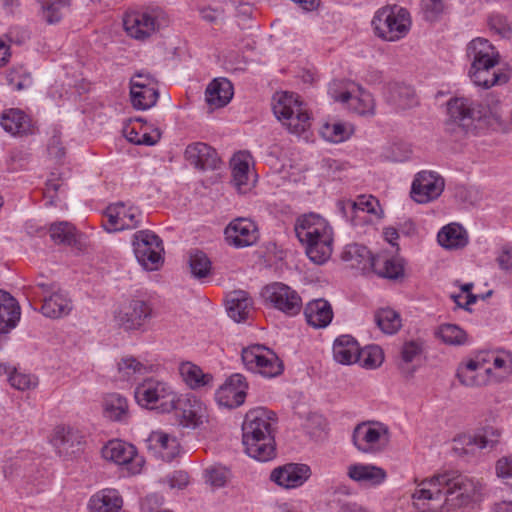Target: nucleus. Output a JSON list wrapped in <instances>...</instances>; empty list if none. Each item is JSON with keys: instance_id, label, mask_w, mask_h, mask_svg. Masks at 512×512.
I'll return each mask as SVG.
<instances>
[{"instance_id": "obj_1", "label": "nucleus", "mask_w": 512, "mask_h": 512, "mask_svg": "<svg viewBox=\"0 0 512 512\" xmlns=\"http://www.w3.org/2000/svg\"><path fill=\"white\" fill-rule=\"evenodd\" d=\"M482 486L457 471H448L421 481L412 494L414 500L428 501L423 510L450 511L479 500ZM425 506V503L422 504Z\"/></svg>"}, {"instance_id": "obj_2", "label": "nucleus", "mask_w": 512, "mask_h": 512, "mask_svg": "<svg viewBox=\"0 0 512 512\" xmlns=\"http://www.w3.org/2000/svg\"><path fill=\"white\" fill-rule=\"evenodd\" d=\"M276 421L274 412L259 407L247 412L242 425V442L245 452L252 458L266 462L276 455L272 425Z\"/></svg>"}, {"instance_id": "obj_3", "label": "nucleus", "mask_w": 512, "mask_h": 512, "mask_svg": "<svg viewBox=\"0 0 512 512\" xmlns=\"http://www.w3.org/2000/svg\"><path fill=\"white\" fill-rule=\"evenodd\" d=\"M467 57L471 61L468 75L476 86L488 89L509 81V73L496 69L500 54L487 39H473L467 46Z\"/></svg>"}, {"instance_id": "obj_4", "label": "nucleus", "mask_w": 512, "mask_h": 512, "mask_svg": "<svg viewBox=\"0 0 512 512\" xmlns=\"http://www.w3.org/2000/svg\"><path fill=\"white\" fill-rule=\"evenodd\" d=\"M448 120L445 123L446 130L454 133L459 129L461 132L473 133L476 129V122L492 114L496 120H500L497 111L490 107L467 98L455 97L447 103Z\"/></svg>"}, {"instance_id": "obj_5", "label": "nucleus", "mask_w": 512, "mask_h": 512, "mask_svg": "<svg viewBox=\"0 0 512 512\" xmlns=\"http://www.w3.org/2000/svg\"><path fill=\"white\" fill-rule=\"evenodd\" d=\"M273 112L289 132L301 135L310 127V116L298 95L291 92H277L273 96Z\"/></svg>"}, {"instance_id": "obj_6", "label": "nucleus", "mask_w": 512, "mask_h": 512, "mask_svg": "<svg viewBox=\"0 0 512 512\" xmlns=\"http://www.w3.org/2000/svg\"><path fill=\"white\" fill-rule=\"evenodd\" d=\"M372 26L379 38L395 42L408 34L411 27L410 14L405 8L386 6L376 12Z\"/></svg>"}, {"instance_id": "obj_7", "label": "nucleus", "mask_w": 512, "mask_h": 512, "mask_svg": "<svg viewBox=\"0 0 512 512\" xmlns=\"http://www.w3.org/2000/svg\"><path fill=\"white\" fill-rule=\"evenodd\" d=\"M241 358L245 367L260 375L273 378L282 374L284 365L275 352L264 345H252L242 350Z\"/></svg>"}, {"instance_id": "obj_8", "label": "nucleus", "mask_w": 512, "mask_h": 512, "mask_svg": "<svg viewBox=\"0 0 512 512\" xmlns=\"http://www.w3.org/2000/svg\"><path fill=\"white\" fill-rule=\"evenodd\" d=\"M175 395L170 386L154 379L145 380L135 389V399L141 406L162 412L172 411Z\"/></svg>"}, {"instance_id": "obj_9", "label": "nucleus", "mask_w": 512, "mask_h": 512, "mask_svg": "<svg viewBox=\"0 0 512 512\" xmlns=\"http://www.w3.org/2000/svg\"><path fill=\"white\" fill-rule=\"evenodd\" d=\"M352 441L361 452H378L390 441L389 429L380 422H362L354 428Z\"/></svg>"}, {"instance_id": "obj_10", "label": "nucleus", "mask_w": 512, "mask_h": 512, "mask_svg": "<svg viewBox=\"0 0 512 512\" xmlns=\"http://www.w3.org/2000/svg\"><path fill=\"white\" fill-rule=\"evenodd\" d=\"M133 249L139 264L146 270H157L163 262L162 240L149 230H140L134 234Z\"/></svg>"}, {"instance_id": "obj_11", "label": "nucleus", "mask_w": 512, "mask_h": 512, "mask_svg": "<svg viewBox=\"0 0 512 512\" xmlns=\"http://www.w3.org/2000/svg\"><path fill=\"white\" fill-rule=\"evenodd\" d=\"M261 295L266 304L288 316H295L302 309V298L299 293L284 283L274 282L266 285Z\"/></svg>"}, {"instance_id": "obj_12", "label": "nucleus", "mask_w": 512, "mask_h": 512, "mask_svg": "<svg viewBox=\"0 0 512 512\" xmlns=\"http://www.w3.org/2000/svg\"><path fill=\"white\" fill-rule=\"evenodd\" d=\"M445 181L434 171L418 172L411 185L410 196L419 203L426 204L437 199L444 191Z\"/></svg>"}, {"instance_id": "obj_13", "label": "nucleus", "mask_w": 512, "mask_h": 512, "mask_svg": "<svg viewBox=\"0 0 512 512\" xmlns=\"http://www.w3.org/2000/svg\"><path fill=\"white\" fill-rule=\"evenodd\" d=\"M106 460L125 466L131 474H138L144 464L143 457L139 456L135 446L122 440H111L102 449Z\"/></svg>"}, {"instance_id": "obj_14", "label": "nucleus", "mask_w": 512, "mask_h": 512, "mask_svg": "<svg viewBox=\"0 0 512 512\" xmlns=\"http://www.w3.org/2000/svg\"><path fill=\"white\" fill-rule=\"evenodd\" d=\"M153 316L149 301L135 298L125 304L115 315L118 324L125 330H138Z\"/></svg>"}, {"instance_id": "obj_15", "label": "nucleus", "mask_w": 512, "mask_h": 512, "mask_svg": "<svg viewBox=\"0 0 512 512\" xmlns=\"http://www.w3.org/2000/svg\"><path fill=\"white\" fill-rule=\"evenodd\" d=\"M108 222L104 228L108 232H116L124 229H134L140 225L142 212L133 206L126 207L123 202L109 205L105 210Z\"/></svg>"}, {"instance_id": "obj_16", "label": "nucleus", "mask_w": 512, "mask_h": 512, "mask_svg": "<svg viewBox=\"0 0 512 512\" xmlns=\"http://www.w3.org/2000/svg\"><path fill=\"white\" fill-rule=\"evenodd\" d=\"M225 240L230 246L244 248L254 245L259 238L256 224L248 218L232 220L224 230Z\"/></svg>"}, {"instance_id": "obj_17", "label": "nucleus", "mask_w": 512, "mask_h": 512, "mask_svg": "<svg viewBox=\"0 0 512 512\" xmlns=\"http://www.w3.org/2000/svg\"><path fill=\"white\" fill-rule=\"evenodd\" d=\"M247 389L245 377L236 373L219 387L215 393V399L219 406L229 409L237 408L244 403Z\"/></svg>"}, {"instance_id": "obj_18", "label": "nucleus", "mask_w": 512, "mask_h": 512, "mask_svg": "<svg viewBox=\"0 0 512 512\" xmlns=\"http://www.w3.org/2000/svg\"><path fill=\"white\" fill-rule=\"evenodd\" d=\"M173 405L172 411H175L182 426L195 428L202 422L204 408L202 402L194 395H175Z\"/></svg>"}, {"instance_id": "obj_19", "label": "nucleus", "mask_w": 512, "mask_h": 512, "mask_svg": "<svg viewBox=\"0 0 512 512\" xmlns=\"http://www.w3.org/2000/svg\"><path fill=\"white\" fill-rule=\"evenodd\" d=\"M311 471L305 464L289 463L275 468L270 479L277 485L286 488H296L303 485L310 477Z\"/></svg>"}, {"instance_id": "obj_20", "label": "nucleus", "mask_w": 512, "mask_h": 512, "mask_svg": "<svg viewBox=\"0 0 512 512\" xmlns=\"http://www.w3.org/2000/svg\"><path fill=\"white\" fill-rule=\"evenodd\" d=\"M295 233L301 243L313 241L332 233L327 221L318 214L309 213L297 218Z\"/></svg>"}, {"instance_id": "obj_21", "label": "nucleus", "mask_w": 512, "mask_h": 512, "mask_svg": "<svg viewBox=\"0 0 512 512\" xmlns=\"http://www.w3.org/2000/svg\"><path fill=\"white\" fill-rule=\"evenodd\" d=\"M123 26L131 37L145 39L159 27V24L157 18L150 13L133 11L124 16Z\"/></svg>"}, {"instance_id": "obj_22", "label": "nucleus", "mask_w": 512, "mask_h": 512, "mask_svg": "<svg viewBox=\"0 0 512 512\" xmlns=\"http://www.w3.org/2000/svg\"><path fill=\"white\" fill-rule=\"evenodd\" d=\"M184 157L190 165L200 170L215 169L220 162L216 150L203 142L189 144Z\"/></svg>"}, {"instance_id": "obj_23", "label": "nucleus", "mask_w": 512, "mask_h": 512, "mask_svg": "<svg viewBox=\"0 0 512 512\" xmlns=\"http://www.w3.org/2000/svg\"><path fill=\"white\" fill-rule=\"evenodd\" d=\"M147 448L165 461L174 459L180 451L176 437L163 431H153L146 439Z\"/></svg>"}, {"instance_id": "obj_24", "label": "nucleus", "mask_w": 512, "mask_h": 512, "mask_svg": "<svg viewBox=\"0 0 512 512\" xmlns=\"http://www.w3.org/2000/svg\"><path fill=\"white\" fill-rule=\"evenodd\" d=\"M83 437L79 431L70 427H57L52 443L61 456L71 457L80 452Z\"/></svg>"}, {"instance_id": "obj_25", "label": "nucleus", "mask_w": 512, "mask_h": 512, "mask_svg": "<svg viewBox=\"0 0 512 512\" xmlns=\"http://www.w3.org/2000/svg\"><path fill=\"white\" fill-rule=\"evenodd\" d=\"M71 299L66 293L57 290L48 296H43L41 312L44 316L52 319L65 317L72 311Z\"/></svg>"}, {"instance_id": "obj_26", "label": "nucleus", "mask_w": 512, "mask_h": 512, "mask_svg": "<svg viewBox=\"0 0 512 512\" xmlns=\"http://www.w3.org/2000/svg\"><path fill=\"white\" fill-rule=\"evenodd\" d=\"M2 128L14 136H23L32 133L30 117L19 109H9L0 119Z\"/></svg>"}, {"instance_id": "obj_27", "label": "nucleus", "mask_w": 512, "mask_h": 512, "mask_svg": "<svg viewBox=\"0 0 512 512\" xmlns=\"http://www.w3.org/2000/svg\"><path fill=\"white\" fill-rule=\"evenodd\" d=\"M20 306L8 292L0 289V333L13 329L20 319Z\"/></svg>"}, {"instance_id": "obj_28", "label": "nucleus", "mask_w": 512, "mask_h": 512, "mask_svg": "<svg viewBox=\"0 0 512 512\" xmlns=\"http://www.w3.org/2000/svg\"><path fill=\"white\" fill-rule=\"evenodd\" d=\"M232 96L233 86L226 78L212 80L205 91L206 102L213 108L224 107L230 102Z\"/></svg>"}, {"instance_id": "obj_29", "label": "nucleus", "mask_w": 512, "mask_h": 512, "mask_svg": "<svg viewBox=\"0 0 512 512\" xmlns=\"http://www.w3.org/2000/svg\"><path fill=\"white\" fill-rule=\"evenodd\" d=\"M306 321L314 328H325L333 318L330 303L324 299H316L309 302L304 310Z\"/></svg>"}, {"instance_id": "obj_30", "label": "nucleus", "mask_w": 512, "mask_h": 512, "mask_svg": "<svg viewBox=\"0 0 512 512\" xmlns=\"http://www.w3.org/2000/svg\"><path fill=\"white\" fill-rule=\"evenodd\" d=\"M336 83L334 82L329 87V94L335 101L347 103L352 101L350 106L360 115L373 114L374 113V99L368 92L361 91L358 97H353L349 91H344L340 94L334 89Z\"/></svg>"}, {"instance_id": "obj_31", "label": "nucleus", "mask_w": 512, "mask_h": 512, "mask_svg": "<svg viewBox=\"0 0 512 512\" xmlns=\"http://www.w3.org/2000/svg\"><path fill=\"white\" fill-rule=\"evenodd\" d=\"M361 356L358 342L350 335H341L334 341L333 357L344 365H350L357 362Z\"/></svg>"}, {"instance_id": "obj_32", "label": "nucleus", "mask_w": 512, "mask_h": 512, "mask_svg": "<svg viewBox=\"0 0 512 512\" xmlns=\"http://www.w3.org/2000/svg\"><path fill=\"white\" fill-rule=\"evenodd\" d=\"M347 474L352 480L370 486L381 484L387 477L384 469L370 464H352Z\"/></svg>"}, {"instance_id": "obj_33", "label": "nucleus", "mask_w": 512, "mask_h": 512, "mask_svg": "<svg viewBox=\"0 0 512 512\" xmlns=\"http://www.w3.org/2000/svg\"><path fill=\"white\" fill-rule=\"evenodd\" d=\"M253 300L243 290L233 291L227 299V312L235 322L245 321L251 312Z\"/></svg>"}, {"instance_id": "obj_34", "label": "nucleus", "mask_w": 512, "mask_h": 512, "mask_svg": "<svg viewBox=\"0 0 512 512\" xmlns=\"http://www.w3.org/2000/svg\"><path fill=\"white\" fill-rule=\"evenodd\" d=\"M122 505L123 500L119 492L106 488L91 497L89 508L91 512H118Z\"/></svg>"}, {"instance_id": "obj_35", "label": "nucleus", "mask_w": 512, "mask_h": 512, "mask_svg": "<svg viewBox=\"0 0 512 512\" xmlns=\"http://www.w3.org/2000/svg\"><path fill=\"white\" fill-rule=\"evenodd\" d=\"M378 276L390 280L404 277L403 260L395 257L377 255L371 268Z\"/></svg>"}, {"instance_id": "obj_36", "label": "nucleus", "mask_w": 512, "mask_h": 512, "mask_svg": "<svg viewBox=\"0 0 512 512\" xmlns=\"http://www.w3.org/2000/svg\"><path fill=\"white\" fill-rule=\"evenodd\" d=\"M131 103L134 108L146 110L154 106L158 100V85L136 83L130 87Z\"/></svg>"}, {"instance_id": "obj_37", "label": "nucleus", "mask_w": 512, "mask_h": 512, "mask_svg": "<svg viewBox=\"0 0 512 512\" xmlns=\"http://www.w3.org/2000/svg\"><path fill=\"white\" fill-rule=\"evenodd\" d=\"M332 241V233H330L313 241L304 242L309 259L316 264L325 263L332 254Z\"/></svg>"}, {"instance_id": "obj_38", "label": "nucleus", "mask_w": 512, "mask_h": 512, "mask_svg": "<svg viewBox=\"0 0 512 512\" xmlns=\"http://www.w3.org/2000/svg\"><path fill=\"white\" fill-rule=\"evenodd\" d=\"M387 100L400 109L411 108L417 104L414 89L409 85L400 83L389 85Z\"/></svg>"}, {"instance_id": "obj_39", "label": "nucleus", "mask_w": 512, "mask_h": 512, "mask_svg": "<svg viewBox=\"0 0 512 512\" xmlns=\"http://www.w3.org/2000/svg\"><path fill=\"white\" fill-rule=\"evenodd\" d=\"M375 258L366 246L357 243L347 245L342 253L344 261L352 262L353 266L362 265L364 271L372 268Z\"/></svg>"}, {"instance_id": "obj_40", "label": "nucleus", "mask_w": 512, "mask_h": 512, "mask_svg": "<svg viewBox=\"0 0 512 512\" xmlns=\"http://www.w3.org/2000/svg\"><path fill=\"white\" fill-rule=\"evenodd\" d=\"M438 242L445 248H460L467 244L466 231L458 224H449L438 233Z\"/></svg>"}, {"instance_id": "obj_41", "label": "nucleus", "mask_w": 512, "mask_h": 512, "mask_svg": "<svg viewBox=\"0 0 512 512\" xmlns=\"http://www.w3.org/2000/svg\"><path fill=\"white\" fill-rule=\"evenodd\" d=\"M104 415L113 421H125L128 418V403L119 394H109L104 400Z\"/></svg>"}, {"instance_id": "obj_42", "label": "nucleus", "mask_w": 512, "mask_h": 512, "mask_svg": "<svg viewBox=\"0 0 512 512\" xmlns=\"http://www.w3.org/2000/svg\"><path fill=\"white\" fill-rule=\"evenodd\" d=\"M41 18L49 25L57 24L63 17V9L70 5V0H38Z\"/></svg>"}, {"instance_id": "obj_43", "label": "nucleus", "mask_w": 512, "mask_h": 512, "mask_svg": "<svg viewBox=\"0 0 512 512\" xmlns=\"http://www.w3.org/2000/svg\"><path fill=\"white\" fill-rule=\"evenodd\" d=\"M500 431L494 427L488 426L480 430L474 436L466 438V446H477L479 449H493L500 439Z\"/></svg>"}, {"instance_id": "obj_44", "label": "nucleus", "mask_w": 512, "mask_h": 512, "mask_svg": "<svg viewBox=\"0 0 512 512\" xmlns=\"http://www.w3.org/2000/svg\"><path fill=\"white\" fill-rule=\"evenodd\" d=\"M353 131V126L344 122L325 123L320 129L322 137L333 143H340L349 139Z\"/></svg>"}, {"instance_id": "obj_45", "label": "nucleus", "mask_w": 512, "mask_h": 512, "mask_svg": "<svg viewBox=\"0 0 512 512\" xmlns=\"http://www.w3.org/2000/svg\"><path fill=\"white\" fill-rule=\"evenodd\" d=\"M180 373L184 381L192 389L208 385L212 380V376L210 374L203 373L200 367L190 362L183 363L180 366Z\"/></svg>"}, {"instance_id": "obj_46", "label": "nucleus", "mask_w": 512, "mask_h": 512, "mask_svg": "<svg viewBox=\"0 0 512 512\" xmlns=\"http://www.w3.org/2000/svg\"><path fill=\"white\" fill-rule=\"evenodd\" d=\"M374 319L379 329L385 334H394L402 326L400 315L389 308L378 310Z\"/></svg>"}, {"instance_id": "obj_47", "label": "nucleus", "mask_w": 512, "mask_h": 512, "mask_svg": "<svg viewBox=\"0 0 512 512\" xmlns=\"http://www.w3.org/2000/svg\"><path fill=\"white\" fill-rule=\"evenodd\" d=\"M189 267L195 278L202 279L207 277L212 268V263L206 253L194 249L189 252Z\"/></svg>"}, {"instance_id": "obj_48", "label": "nucleus", "mask_w": 512, "mask_h": 512, "mask_svg": "<svg viewBox=\"0 0 512 512\" xmlns=\"http://www.w3.org/2000/svg\"><path fill=\"white\" fill-rule=\"evenodd\" d=\"M232 176L235 186L242 190L248 186L249 162L244 154H236L231 159Z\"/></svg>"}, {"instance_id": "obj_49", "label": "nucleus", "mask_w": 512, "mask_h": 512, "mask_svg": "<svg viewBox=\"0 0 512 512\" xmlns=\"http://www.w3.org/2000/svg\"><path fill=\"white\" fill-rule=\"evenodd\" d=\"M50 237L56 244L72 245L75 239V227L69 222L51 224L49 228Z\"/></svg>"}, {"instance_id": "obj_50", "label": "nucleus", "mask_w": 512, "mask_h": 512, "mask_svg": "<svg viewBox=\"0 0 512 512\" xmlns=\"http://www.w3.org/2000/svg\"><path fill=\"white\" fill-rule=\"evenodd\" d=\"M437 335L448 345H464L468 340L466 332L454 324H444L440 326Z\"/></svg>"}, {"instance_id": "obj_51", "label": "nucleus", "mask_w": 512, "mask_h": 512, "mask_svg": "<svg viewBox=\"0 0 512 512\" xmlns=\"http://www.w3.org/2000/svg\"><path fill=\"white\" fill-rule=\"evenodd\" d=\"M360 352L361 356L357 362H359L361 366L365 368H377L382 364L384 360L383 350L378 345L367 346L364 349H360Z\"/></svg>"}, {"instance_id": "obj_52", "label": "nucleus", "mask_w": 512, "mask_h": 512, "mask_svg": "<svg viewBox=\"0 0 512 512\" xmlns=\"http://www.w3.org/2000/svg\"><path fill=\"white\" fill-rule=\"evenodd\" d=\"M7 81L12 89L16 91L28 89L33 84L31 74L23 67L11 69L7 74Z\"/></svg>"}, {"instance_id": "obj_53", "label": "nucleus", "mask_w": 512, "mask_h": 512, "mask_svg": "<svg viewBox=\"0 0 512 512\" xmlns=\"http://www.w3.org/2000/svg\"><path fill=\"white\" fill-rule=\"evenodd\" d=\"M118 371L122 378L129 379L135 374H144L147 368L134 357H125L118 363Z\"/></svg>"}, {"instance_id": "obj_54", "label": "nucleus", "mask_w": 512, "mask_h": 512, "mask_svg": "<svg viewBox=\"0 0 512 512\" xmlns=\"http://www.w3.org/2000/svg\"><path fill=\"white\" fill-rule=\"evenodd\" d=\"M377 204L378 202L373 197L366 198L365 196H360L356 201L350 203L351 214H357L359 211L375 213V205ZM353 217L354 215H351V218Z\"/></svg>"}, {"instance_id": "obj_55", "label": "nucleus", "mask_w": 512, "mask_h": 512, "mask_svg": "<svg viewBox=\"0 0 512 512\" xmlns=\"http://www.w3.org/2000/svg\"><path fill=\"white\" fill-rule=\"evenodd\" d=\"M489 25L492 30L504 38H508L512 35V29L508 24L507 19L503 16H492L490 18Z\"/></svg>"}, {"instance_id": "obj_56", "label": "nucleus", "mask_w": 512, "mask_h": 512, "mask_svg": "<svg viewBox=\"0 0 512 512\" xmlns=\"http://www.w3.org/2000/svg\"><path fill=\"white\" fill-rule=\"evenodd\" d=\"M423 9L426 20L434 21L444 11L443 0H426Z\"/></svg>"}, {"instance_id": "obj_57", "label": "nucleus", "mask_w": 512, "mask_h": 512, "mask_svg": "<svg viewBox=\"0 0 512 512\" xmlns=\"http://www.w3.org/2000/svg\"><path fill=\"white\" fill-rule=\"evenodd\" d=\"M47 150L51 157L55 159H61L65 155V148L62 144V140L58 131H54V134L49 139L47 144Z\"/></svg>"}, {"instance_id": "obj_58", "label": "nucleus", "mask_w": 512, "mask_h": 512, "mask_svg": "<svg viewBox=\"0 0 512 512\" xmlns=\"http://www.w3.org/2000/svg\"><path fill=\"white\" fill-rule=\"evenodd\" d=\"M201 18L211 24L217 23L222 20L224 16V9L213 8L211 6H203L198 8Z\"/></svg>"}, {"instance_id": "obj_59", "label": "nucleus", "mask_w": 512, "mask_h": 512, "mask_svg": "<svg viewBox=\"0 0 512 512\" xmlns=\"http://www.w3.org/2000/svg\"><path fill=\"white\" fill-rule=\"evenodd\" d=\"M421 353V346L416 341L404 343L401 349V358L404 362L410 363Z\"/></svg>"}, {"instance_id": "obj_60", "label": "nucleus", "mask_w": 512, "mask_h": 512, "mask_svg": "<svg viewBox=\"0 0 512 512\" xmlns=\"http://www.w3.org/2000/svg\"><path fill=\"white\" fill-rule=\"evenodd\" d=\"M497 475L503 478L512 477V457H503L497 461Z\"/></svg>"}, {"instance_id": "obj_61", "label": "nucleus", "mask_w": 512, "mask_h": 512, "mask_svg": "<svg viewBox=\"0 0 512 512\" xmlns=\"http://www.w3.org/2000/svg\"><path fill=\"white\" fill-rule=\"evenodd\" d=\"M457 377L459 381L465 386H475L480 385L482 381L478 379L477 372H467L466 370L458 369Z\"/></svg>"}, {"instance_id": "obj_62", "label": "nucleus", "mask_w": 512, "mask_h": 512, "mask_svg": "<svg viewBox=\"0 0 512 512\" xmlns=\"http://www.w3.org/2000/svg\"><path fill=\"white\" fill-rule=\"evenodd\" d=\"M11 385L18 390L29 389L31 386L30 378L27 375L14 373L9 377Z\"/></svg>"}, {"instance_id": "obj_63", "label": "nucleus", "mask_w": 512, "mask_h": 512, "mask_svg": "<svg viewBox=\"0 0 512 512\" xmlns=\"http://www.w3.org/2000/svg\"><path fill=\"white\" fill-rule=\"evenodd\" d=\"M497 261L501 269L512 273V248H504Z\"/></svg>"}, {"instance_id": "obj_64", "label": "nucleus", "mask_w": 512, "mask_h": 512, "mask_svg": "<svg viewBox=\"0 0 512 512\" xmlns=\"http://www.w3.org/2000/svg\"><path fill=\"white\" fill-rule=\"evenodd\" d=\"M146 84L150 85H158L156 79L151 76L149 73L139 72L136 73L130 80V87L134 86V84Z\"/></svg>"}]
</instances>
